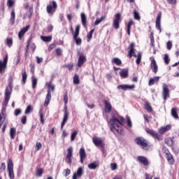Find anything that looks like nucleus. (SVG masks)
I'll return each mask as SVG.
<instances>
[{
  "label": "nucleus",
  "instance_id": "nucleus-15",
  "mask_svg": "<svg viewBox=\"0 0 179 179\" xmlns=\"http://www.w3.org/2000/svg\"><path fill=\"white\" fill-rule=\"evenodd\" d=\"M135 87V85H120L117 86V89H121L122 90H133V89Z\"/></svg>",
  "mask_w": 179,
  "mask_h": 179
},
{
  "label": "nucleus",
  "instance_id": "nucleus-60",
  "mask_svg": "<svg viewBox=\"0 0 179 179\" xmlns=\"http://www.w3.org/2000/svg\"><path fill=\"white\" fill-rule=\"evenodd\" d=\"M134 24V20H130L127 24V29H130L132 27V25Z\"/></svg>",
  "mask_w": 179,
  "mask_h": 179
},
{
  "label": "nucleus",
  "instance_id": "nucleus-49",
  "mask_svg": "<svg viewBox=\"0 0 179 179\" xmlns=\"http://www.w3.org/2000/svg\"><path fill=\"white\" fill-rule=\"evenodd\" d=\"M77 135H78V131H75L71 134V142H73V141H75V138H76Z\"/></svg>",
  "mask_w": 179,
  "mask_h": 179
},
{
  "label": "nucleus",
  "instance_id": "nucleus-52",
  "mask_svg": "<svg viewBox=\"0 0 179 179\" xmlns=\"http://www.w3.org/2000/svg\"><path fill=\"white\" fill-rule=\"evenodd\" d=\"M26 80H27V73H26V71H24L22 73V83H26Z\"/></svg>",
  "mask_w": 179,
  "mask_h": 179
},
{
  "label": "nucleus",
  "instance_id": "nucleus-47",
  "mask_svg": "<svg viewBox=\"0 0 179 179\" xmlns=\"http://www.w3.org/2000/svg\"><path fill=\"white\" fill-rule=\"evenodd\" d=\"M137 59H136V64L137 65H139V64H141V60L142 59V54H141V52H138V55L136 56Z\"/></svg>",
  "mask_w": 179,
  "mask_h": 179
},
{
  "label": "nucleus",
  "instance_id": "nucleus-35",
  "mask_svg": "<svg viewBox=\"0 0 179 179\" xmlns=\"http://www.w3.org/2000/svg\"><path fill=\"white\" fill-rule=\"evenodd\" d=\"M171 115L175 120H178V114L177 113V108H173L171 109Z\"/></svg>",
  "mask_w": 179,
  "mask_h": 179
},
{
  "label": "nucleus",
  "instance_id": "nucleus-54",
  "mask_svg": "<svg viewBox=\"0 0 179 179\" xmlns=\"http://www.w3.org/2000/svg\"><path fill=\"white\" fill-rule=\"evenodd\" d=\"M13 5H15V1H13V0L7 1V6H8V8H12V6H13Z\"/></svg>",
  "mask_w": 179,
  "mask_h": 179
},
{
  "label": "nucleus",
  "instance_id": "nucleus-40",
  "mask_svg": "<svg viewBox=\"0 0 179 179\" xmlns=\"http://www.w3.org/2000/svg\"><path fill=\"white\" fill-rule=\"evenodd\" d=\"M106 20V15L101 16L100 19L96 20V21L94 22V25L99 26V24H100V23H101V22H103V20Z\"/></svg>",
  "mask_w": 179,
  "mask_h": 179
},
{
  "label": "nucleus",
  "instance_id": "nucleus-13",
  "mask_svg": "<svg viewBox=\"0 0 179 179\" xmlns=\"http://www.w3.org/2000/svg\"><path fill=\"white\" fill-rule=\"evenodd\" d=\"M67 108H68V107L66 106V105H64L65 110H64V113L63 121L61 124V129H62V128H64V125H65V124H66V122H68V117H69V113H68Z\"/></svg>",
  "mask_w": 179,
  "mask_h": 179
},
{
  "label": "nucleus",
  "instance_id": "nucleus-19",
  "mask_svg": "<svg viewBox=\"0 0 179 179\" xmlns=\"http://www.w3.org/2000/svg\"><path fill=\"white\" fill-rule=\"evenodd\" d=\"M30 29V25H27L25 27H24L22 29L20 30V31L18 34L19 38H22L29 31V29Z\"/></svg>",
  "mask_w": 179,
  "mask_h": 179
},
{
  "label": "nucleus",
  "instance_id": "nucleus-2",
  "mask_svg": "<svg viewBox=\"0 0 179 179\" xmlns=\"http://www.w3.org/2000/svg\"><path fill=\"white\" fill-rule=\"evenodd\" d=\"M13 88V79L12 77H10L8 79V85L6 88L4 93V100L2 102V108L0 117H3L6 113V107H8V103L9 100H10V95L12 94V89Z\"/></svg>",
  "mask_w": 179,
  "mask_h": 179
},
{
  "label": "nucleus",
  "instance_id": "nucleus-11",
  "mask_svg": "<svg viewBox=\"0 0 179 179\" xmlns=\"http://www.w3.org/2000/svg\"><path fill=\"white\" fill-rule=\"evenodd\" d=\"M6 65H8V55H6L3 61L0 60V73H5Z\"/></svg>",
  "mask_w": 179,
  "mask_h": 179
},
{
  "label": "nucleus",
  "instance_id": "nucleus-45",
  "mask_svg": "<svg viewBox=\"0 0 179 179\" xmlns=\"http://www.w3.org/2000/svg\"><path fill=\"white\" fill-rule=\"evenodd\" d=\"M6 169V164L5 162H2L0 166V173H3L5 170Z\"/></svg>",
  "mask_w": 179,
  "mask_h": 179
},
{
  "label": "nucleus",
  "instance_id": "nucleus-31",
  "mask_svg": "<svg viewBox=\"0 0 179 179\" xmlns=\"http://www.w3.org/2000/svg\"><path fill=\"white\" fill-rule=\"evenodd\" d=\"M5 44L8 45V48H10L13 44V39L10 37H8L6 39Z\"/></svg>",
  "mask_w": 179,
  "mask_h": 179
},
{
  "label": "nucleus",
  "instance_id": "nucleus-56",
  "mask_svg": "<svg viewBox=\"0 0 179 179\" xmlns=\"http://www.w3.org/2000/svg\"><path fill=\"white\" fill-rule=\"evenodd\" d=\"M127 125L129 128H132V122L131 121V118L129 117H127Z\"/></svg>",
  "mask_w": 179,
  "mask_h": 179
},
{
  "label": "nucleus",
  "instance_id": "nucleus-22",
  "mask_svg": "<svg viewBox=\"0 0 179 179\" xmlns=\"http://www.w3.org/2000/svg\"><path fill=\"white\" fill-rule=\"evenodd\" d=\"M103 103L105 104V113H111V110H113L111 103H110L107 100L103 101Z\"/></svg>",
  "mask_w": 179,
  "mask_h": 179
},
{
  "label": "nucleus",
  "instance_id": "nucleus-21",
  "mask_svg": "<svg viewBox=\"0 0 179 179\" xmlns=\"http://www.w3.org/2000/svg\"><path fill=\"white\" fill-rule=\"evenodd\" d=\"M80 17H81V23L83 26V27H85V29H86L87 27V17L86 16V14H85V13H81L80 14Z\"/></svg>",
  "mask_w": 179,
  "mask_h": 179
},
{
  "label": "nucleus",
  "instance_id": "nucleus-26",
  "mask_svg": "<svg viewBox=\"0 0 179 179\" xmlns=\"http://www.w3.org/2000/svg\"><path fill=\"white\" fill-rule=\"evenodd\" d=\"M120 75L122 79H126V78H128V69H121V71H120Z\"/></svg>",
  "mask_w": 179,
  "mask_h": 179
},
{
  "label": "nucleus",
  "instance_id": "nucleus-50",
  "mask_svg": "<svg viewBox=\"0 0 179 179\" xmlns=\"http://www.w3.org/2000/svg\"><path fill=\"white\" fill-rule=\"evenodd\" d=\"M134 19L136 20H141V15H139V13L136 10L134 11Z\"/></svg>",
  "mask_w": 179,
  "mask_h": 179
},
{
  "label": "nucleus",
  "instance_id": "nucleus-44",
  "mask_svg": "<svg viewBox=\"0 0 179 179\" xmlns=\"http://www.w3.org/2000/svg\"><path fill=\"white\" fill-rule=\"evenodd\" d=\"M37 86V78L35 77H32V89H36Z\"/></svg>",
  "mask_w": 179,
  "mask_h": 179
},
{
  "label": "nucleus",
  "instance_id": "nucleus-33",
  "mask_svg": "<svg viewBox=\"0 0 179 179\" xmlns=\"http://www.w3.org/2000/svg\"><path fill=\"white\" fill-rule=\"evenodd\" d=\"M135 48V43H132L130 44V50L129 51V54L127 55V57H129V58H132V52H134V50Z\"/></svg>",
  "mask_w": 179,
  "mask_h": 179
},
{
  "label": "nucleus",
  "instance_id": "nucleus-64",
  "mask_svg": "<svg viewBox=\"0 0 179 179\" xmlns=\"http://www.w3.org/2000/svg\"><path fill=\"white\" fill-rule=\"evenodd\" d=\"M56 54H57V55H62V50L61 48H57L56 50Z\"/></svg>",
  "mask_w": 179,
  "mask_h": 179
},
{
  "label": "nucleus",
  "instance_id": "nucleus-14",
  "mask_svg": "<svg viewBox=\"0 0 179 179\" xmlns=\"http://www.w3.org/2000/svg\"><path fill=\"white\" fill-rule=\"evenodd\" d=\"M93 143L95 145V146L103 148L104 146V143H103V139L99 138V137H94L92 139Z\"/></svg>",
  "mask_w": 179,
  "mask_h": 179
},
{
  "label": "nucleus",
  "instance_id": "nucleus-37",
  "mask_svg": "<svg viewBox=\"0 0 179 179\" xmlns=\"http://www.w3.org/2000/svg\"><path fill=\"white\" fill-rule=\"evenodd\" d=\"M16 15L15 13V10H13L11 11V14H10V23H11L12 24H13L15 23V17Z\"/></svg>",
  "mask_w": 179,
  "mask_h": 179
},
{
  "label": "nucleus",
  "instance_id": "nucleus-7",
  "mask_svg": "<svg viewBox=\"0 0 179 179\" xmlns=\"http://www.w3.org/2000/svg\"><path fill=\"white\" fill-rule=\"evenodd\" d=\"M120 23H121V14L120 13L115 15V19H113V27L117 30L120 29Z\"/></svg>",
  "mask_w": 179,
  "mask_h": 179
},
{
  "label": "nucleus",
  "instance_id": "nucleus-43",
  "mask_svg": "<svg viewBox=\"0 0 179 179\" xmlns=\"http://www.w3.org/2000/svg\"><path fill=\"white\" fill-rule=\"evenodd\" d=\"M164 61L166 65H169V64H170V58L169 57L168 54L164 55Z\"/></svg>",
  "mask_w": 179,
  "mask_h": 179
},
{
  "label": "nucleus",
  "instance_id": "nucleus-10",
  "mask_svg": "<svg viewBox=\"0 0 179 179\" xmlns=\"http://www.w3.org/2000/svg\"><path fill=\"white\" fill-rule=\"evenodd\" d=\"M145 131H146L147 134H149L153 138H155V139H157V141H162L163 139V137L160 134H159L157 132H156L150 129H146Z\"/></svg>",
  "mask_w": 179,
  "mask_h": 179
},
{
  "label": "nucleus",
  "instance_id": "nucleus-41",
  "mask_svg": "<svg viewBox=\"0 0 179 179\" xmlns=\"http://www.w3.org/2000/svg\"><path fill=\"white\" fill-rule=\"evenodd\" d=\"M73 83L75 85H79V83H80V80L79 79V76H78L76 74H75L73 77Z\"/></svg>",
  "mask_w": 179,
  "mask_h": 179
},
{
  "label": "nucleus",
  "instance_id": "nucleus-18",
  "mask_svg": "<svg viewBox=\"0 0 179 179\" xmlns=\"http://www.w3.org/2000/svg\"><path fill=\"white\" fill-rule=\"evenodd\" d=\"M83 174V167L80 166L78 169L77 172L73 174V179H78L80 177H82Z\"/></svg>",
  "mask_w": 179,
  "mask_h": 179
},
{
  "label": "nucleus",
  "instance_id": "nucleus-36",
  "mask_svg": "<svg viewBox=\"0 0 179 179\" xmlns=\"http://www.w3.org/2000/svg\"><path fill=\"white\" fill-rule=\"evenodd\" d=\"M41 40H43V41H44L45 43H50V41H51V40H52V36H41Z\"/></svg>",
  "mask_w": 179,
  "mask_h": 179
},
{
  "label": "nucleus",
  "instance_id": "nucleus-25",
  "mask_svg": "<svg viewBox=\"0 0 179 179\" xmlns=\"http://www.w3.org/2000/svg\"><path fill=\"white\" fill-rule=\"evenodd\" d=\"M50 101H51V92H50V90H48V94H46V97L44 103L45 107L48 106V104H50Z\"/></svg>",
  "mask_w": 179,
  "mask_h": 179
},
{
  "label": "nucleus",
  "instance_id": "nucleus-61",
  "mask_svg": "<svg viewBox=\"0 0 179 179\" xmlns=\"http://www.w3.org/2000/svg\"><path fill=\"white\" fill-rule=\"evenodd\" d=\"M166 46L168 50H171L173 47V43H171V41H168L166 43Z\"/></svg>",
  "mask_w": 179,
  "mask_h": 179
},
{
  "label": "nucleus",
  "instance_id": "nucleus-29",
  "mask_svg": "<svg viewBox=\"0 0 179 179\" xmlns=\"http://www.w3.org/2000/svg\"><path fill=\"white\" fill-rule=\"evenodd\" d=\"M31 15H33V7L29 8V11L24 15L23 19H27V17L30 19V17H31Z\"/></svg>",
  "mask_w": 179,
  "mask_h": 179
},
{
  "label": "nucleus",
  "instance_id": "nucleus-28",
  "mask_svg": "<svg viewBox=\"0 0 179 179\" xmlns=\"http://www.w3.org/2000/svg\"><path fill=\"white\" fill-rule=\"evenodd\" d=\"M99 166V162H94L91 164H89L87 167L88 169H90V170H96V169H97Z\"/></svg>",
  "mask_w": 179,
  "mask_h": 179
},
{
  "label": "nucleus",
  "instance_id": "nucleus-63",
  "mask_svg": "<svg viewBox=\"0 0 179 179\" xmlns=\"http://www.w3.org/2000/svg\"><path fill=\"white\" fill-rule=\"evenodd\" d=\"M65 172V177H68V176H69V174H71V171L69 170V169H65L64 170Z\"/></svg>",
  "mask_w": 179,
  "mask_h": 179
},
{
  "label": "nucleus",
  "instance_id": "nucleus-30",
  "mask_svg": "<svg viewBox=\"0 0 179 179\" xmlns=\"http://www.w3.org/2000/svg\"><path fill=\"white\" fill-rule=\"evenodd\" d=\"M166 159L169 164H173L174 159H173V155L170 152H166Z\"/></svg>",
  "mask_w": 179,
  "mask_h": 179
},
{
  "label": "nucleus",
  "instance_id": "nucleus-4",
  "mask_svg": "<svg viewBox=\"0 0 179 179\" xmlns=\"http://www.w3.org/2000/svg\"><path fill=\"white\" fill-rule=\"evenodd\" d=\"M162 97L164 100H167L170 97V90L169 89V85L163 83L162 85Z\"/></svg>",
  "mask_w": 179,
  "mask_h": 179
},
{
  "label": "nucleus",
  "instance_id": "nucleus-27",
  "mask_svg": "<svg viewBox=\"0 0 179 179\" xmlns=\"http://www.w3.org/2000/svg\"><path fill=\"white\" fill-rule=\"evenodd\" d=\"M159 80H160V77L159 76H156L152 78H150L148 83L149 86H153V85H155V83H157V82H159Z\"/></svg>",
  "mask_w": 179,
  "mask_h": 179
},
{
  "label": "nucleus",
  "instance_id": "nucleus-62",
  "mask_svg": "<svg viewBox=\"0 0 179 179\" xmlns=\"http://www.w3.org/2000/svg\"><path fill=\"white\" fill-rule=\"evenodd\" d=\"M26 121H27V117L26 116H22L21 119L22 124H26Z\"/></svg>",
  "mask_w": 179,
  "mask_h": 179
},
{
  "label": "nucleus",
  "instance_id": "nucleus-16",
  "mask_svg": "<svg viewBox=\"0 0 179 179\" xmlns=\"http://www.w3.org/2000/svg\"><path fill=\"white\" fill-rule=\"evenodd\" d=\"M170 129H171V125L168 124L166 126L160 127L158 130V132L161 135H163V134H165V132H169V131H170Z\"/></svg>",
  "mask_w": 179,
  "mask_h": 179
},
{
  "label": "nucleus",
  "instance_id": "nucleus-59",
  "mask_svg": "<svg viewBox=\"0 0 179 179\" xmlns=\"http://www.w3.org/2000/svg\"><path fill=\"white\" fill-rule=\"evenodd\" d=\"M41 146H42L41 143H36V151L40 150V149H41Z\"/></svg>",
  "mask_w": 179,
  "mask_h": 179
},
{
  "label": "nucleus",
  "instance_id": "nucleus-20",
  "mask_svg": "<svg viewBox=\"0 0 179 179\" xmlns=\"http://www.w3.org/2000/svg\"><path fill=\"white\" fill-rule=\"evenodd\" d=\"M85 159H86V151L85 148H82L80 149V163H83L85 162Z\"/></svg>",
  "mask_w": 179,
  "mask_h": 179
},
{
  "label": "nucleus",
  "instance_id": "nucleus-5",
  "mask_svg": "<svg viewBox=\"0 0 179 179\" xmlns=\"http://www.w3.org/2000/svg\"><path fill=\"white\" fill-rule=\"evenodd\" d=\"M73 156V148H72V147H70L67 149V155L65 158L66 163H67V164H69V166H71L72 163Z\"/></svg>",
  "mask_w": 179,
  "mask_h": 179
},
{
  "label": "nucleus",
  "instance_id": "nucleus-51",
  "mask_svg": "<svg viewBox=\"0 0 179 179\" xmlns=\"http://www.w3.org/2000/svg\"><path fill=\"white\" fill-rule=\"evenodd\" d=\"M36 176H37V177H41V176H43V169H38L36 172Z\"/></svg>",
  "mask_w": 179,
  "mask_h": 179
},
{
  "label": "nucleus",
  "instance_id": "nucleus-3",
  "mask_svg": "<svg viewBox=\"0 0 179 179\" xmlns=\"http://www.w3.org/2000/svg\"><path fill=\"white\" fill-rule=\"evenodd\" d=\"M7 170L10 179H15V172L13 171V162L11 159L8 160Z\"/></svg>",
  "mask_w": 179,
  "mask_h": 179
},
{
  "label": "nucleus",
  "instance_id": "nucleus-53",
  "mask_svg": "<svg viewBox=\"0 0 179 179\" xmlns=\"http://www.w3.org/2000/svg\"><path fill=\"white\" fill-rule=\"evenodd\" d=\"M150 44L152 45V47H155V37L153 36V34H151L150 36Z\"/></svg>",
  "mask_w": 179,
  "mask_h": 179
},
{
  "label": "nucleus",
  "instance_id": "nucleus-46",
  "mask_svg": "<svg viewBox=\"0 0 179 179\" xmlns=\"http://www.w3.org/2000/svg\"><path fill=\"white\" fill-rule=\"evenodd\" d=\"M93 33H94V29H92L90 33L88 34V35L87 36V41H89V40H92V37H93Z\"/></svg>",
  "mask_w": 179,
  "mask_h": 179
},
{
  "label": "nucleus",
  "instance_id": "nucleus-8",
  "mask_svg": "<svg viewBox=\"0 0 179 179\" xmlns=\"http://www.w3.org/2000/svg\"><path fill=\"white\" fill-rule=\"evenodd\" d=\"M52 5L47 6L46 10L48 15H53L54 12L57 10V2L55 1H52Z\"/></svg>",
  "mask_w": 179,
  "mask_h": 179
},
{
  "label": "nucleus",
  "instance_id": "nucleus-38",
  "mask_svg": "<svg viewBox=\"0 0 179 179\" xmlns=\"http://www.w3.org/2000/svg\"><path fill=\"white\" fill-rule=\"evenodd\" d=\"M112 62H113V64H115V65H117L118 66H120V65L122 64V62L118 57L113 58Z\"/></svg>",
  "mask_w": 179,
  "mask_h": 179
},
{
  "label": "nucleus",
  "instance_id": "nucleus-1",
  "mask_svg": "<svg viewBox=\"0 0 179 179\" xmlns=\"http://www.w3.org/2000/svg\"><path fill=\"white\" fill-rule=\"evenodd\" d=\"M111 118L109 120L110 129L115 135L117 134H122V126L125 122V118L118 115L115 110H112Z\"/></svg>",
  "mask_w": 179,
  "mask_h": 179
},
{
  "label": "nucleus",
  "instance_id": "nucleus-34",
  "mask_svg": "<svg viewBox=\"0 0 179 179\" xmlns=\"http://www.w3.org/2000/svg\"><path fill=\"white\" fill-rule=\"evenodd\" d=\"M45 115V113L43 112V109H41L39 111V117H40V121L43 125H44V116Z\"/></svg>",
  "mask_w": 179,
  "mask_h": 179
},
{
  "label": "nucleus",
  "instance_id": "nucleus-23",
  "mask_svg": "<svg viewBox=\"0 0 179 179\" xmlns=\"http://www.w3.org/2000/svg\"><path fill=\"white\" fill-rule=\"evenodd\" d=\"M150 66L152 72H154V73H157L158 66L157 63L156 62V60H155V59H152L151 60Z\"/></svg>",
  "mask_w": 179,
  "mask_h": 179
},
{
  "label": "nucleus",
  "instance_id": "nucleus-58",
  "mask_svg": "<svg viewBox=\"0 0 179 179\" xmlns=\"http://www.w3.org/2000/svg\"><path fill=\"white\" fill-rule=\"evenodd\" d=\"M117 164H115V163L110 164L111 170H113V171L117 170Z\"/></svg>",
  "mask_w": 179,
  "mask_h": 179
},
{
  "label": "nucleus",
  "instance_id": "nucleus-32",
  "mask_svg": "<svg viewBox=\"0 0 179 179\" xmlns=\"http://www.w3.org/2000/svg\"><path fill=\"white\" fill-rule=\"evenodd\" d=\"M144 107H145V109L148 113H152V111H153V109L152 108V106H150V103H149V102H148V101L145 102Z\"/></svg>",
  "mask_w": 179,
  "mask_h": 179
},
{
  "label": "nucleus",
  "instance_id": "nucleus-48",
  "mask_svg": "<svg viewBox=\"0 0 179 179\" xmlns=\"http://www.w3.org/2000/svg\"><path fill=\"white\" fill-rule=\"evenodd\" d=\"M165 143L168 146H172L173 145V140L171 138H166V139H165Z\"/></svg>",
  "mask_w": 179,
  "mask_h": 179
},
{
  "label": "nucleus",
  "instance_id": "nucleus-42",
  "mask_svg": "<svg viewBox=\"0 0 179 179\" xmlns=\"http://www.w3.org/2000/svg\"><path fill=\"white\" fill-rule=\"evenodd\" d=\"M31 111H33V106H31V105H29L25 110L24 114H29Z\"/></svg>",
  "mask_w": 179,
  "mask_h": 179
},
{
  "label": "nucleus",
  "instance_id": "nucleus-6",
  "mask_svg": "<svg viewBox=\"0 0 179 179\" xmlns=\"http://www.w3.org/2000/svg\"><path fill=\"white\" fill-rule=\"evenodd\" d=\"M80 30V25H77L76 27L75 33H73V39L75 40L77 45H80V44H82V39H80V38H78V36H79Z\"/></svg>",
  "mask_w": 179,
  "mask_h": 179
},
{
  "label": "nucleus",
  "instance_id": "nucleus-55",
  "mask_svg": "<svg viewBox=\"0 0 179 179\" xmlns=\"http://www.w3.org/2000/svg\"><path fill=\"white\" fill-rule=\"evenodd\" d=\"M64 101L65 106H66V104H68V92H66L64 96Z\"/></svg>",
  "mask_w": 179,
  "mask_h": 179
},
{
  "label": "nucleus",
  "instance_id": "nucleus-17",
  "mask_svg": "<svg viewBox=\"0 0 179 179\" xmlns=\"http://www.w3.org/2000/svg\"><path fill=\"white\" fill-rule=\"evenodd\" d=\"M137 160L144 166H149V160L144 156H138Z\"/></svg>",
  "mask_w": 179,
  "mask_h": 179
},
{
  "label": "nucleus",
  "instance_id": "nucleus-57",
  "mask_svg": "<svg viewBox=\"0 0 179 179\" xmlns=\"http://www.w3.org/2000/svg\"><path fill=\"white\" fill-rule=\"evenodd\" d=\"M20 114H22V110L16 109L14 112V115H15V117H17V115H20Z\"/></svg>",
  "mask_w": 179,
  "mask_h": 179
},
{
  "label": "nucleus",
  "instance_id": "nucleus-24",
  "mask_svg": "<svg viewBox=\"0 0 179 179\" xmlns=\"http://www.w3.org/2000/svg\"><path fill=\"white\" fill-rule=\"evenodd\" d=\"M84 62H86V56L83 54H81L78 57V66L80 68Z\"/></svg>",
  "mask_w": 179,
  "mask_h": 179
},
{
  "label": "nucleus",
  "instance_id": "nucleus-12",
  "mask_svg": "<svg viewBox=\"0 0 179 179\" xmlns=\"http://www.w3.org/2000/svg\"><path fill=\"white\" fill-rule=\"evenodd\" d=\"M162 12H159L156 19L155 27L157 30H159V33H162Z\"/></svg>",
  "mask_w": 179,
  "mask_h": 179
},
{
  "label": "nucleus",
  "instance_id": "nucleus-39",
  "mask_svg": "<svg viewBox=\"0 0 179 179\" xmlns=\"http://www.w3.org/2000/svg\"><path fill=\"white\" fill-rule=\"evenodd\" d=\"M15 136H16V129L13 127L10 130V136L11 139H15Z\"/></svg>",
  "mask_w": 179,
  "mask_h": 179
},
{
  "label": "nucleus",
  "instance_id": "nucleus-9",
  "mask_svg": "<svg viewBox=\"0 0 179 179\" xmlns=\"http://www.w3.org/2000/svg\"><path fill=\"white\" fill-rule=\"evenodd\" d=\"M135 143L142 148H148V141L143 137H137L135 139Z\"/></svg>",
  "mask_w": 179,
  "mask_h": 179
}]
</instances>
